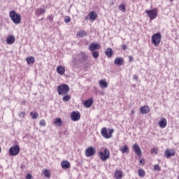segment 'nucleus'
<instances>
[{
    "instance_id": "f8f14e48",
    "label": "nucleus",
    "mask_w": 179,
    "mask_h": 179,
    "mask_svg": "<svg viewBox=\"0 0 179 179\" xmlns=\"http://www.w3.org/2000/svg\"><path fill=\"white\" fill-rule=\"evenodd\" d=\"M61 167L64 170H68V169H71V162L69 161H63L61 162Z\"/></svg>"
},
{
    "instance_id": "49530a36",
    "label": "nucleus",
    "mask_w": 179,
    "mask_h": 179,
    "mask_svg": "<svg viewBox=\"0 0 179 179\" xmlns=\"http://www.w3.org/2000/svg\"><path fill=\"white\" fill-rule=\"evenodd\" d=\"M131 59H132V57H130V61H131Z\"/></svg>"
},
{
    "instance_id": "09e8293b",
    "label": "nucleus",
    "mask_w": 179,
    "mask_h": 179,
    "mask_svg": "<svg viewBox=\"0 0 179 179\" xmlns=\"http://www.w3.org/2000/svg\"><path fill=\"white\" fill-rule=\"evenodd\" d=\"M170 1H173V0H170Z\"/></svg>"
},
{
    "instance_id": "f03ea898",
    "label": "nucleus",
    "mask_w": 179,
    "mask_h": 179,
    "mask_svg": "<svg viewBox=\"0 0 179 179\" xmlns=\"http://www.w3.org/2000/svg\"><path fill=\"white\" fill-rule=\"evenodd\" d=\"M101 136L105 138V139H110L113 138V134H114V129H107L103 127L101 130Z\"/></svg>"
},
{
    "instance_id": "58836bf2",
    "label": "nucleus",
    "mask_w": 179,
    "mask_h": 179,
    "mask_svg": "<svg viewBox=\"0 0 179 179\" xmlns=\"http://www.w3.org/2000/svg\"><path fill=\"white\" fill-rule=\"evenodd\" d=\"M33 177V176L31 175V173H28L26 178L27 179H31Z\"/></svg>"
},
{
    "instance_id": "412c9836",
    "label": "nucleus",
    "mask_w": 179,
    "mask_h": 179,
    "mask_svg": "<svg viewBox=\"0 0 179 179\" xmlns=\"http://www.w3.org/2000/svg\"><path fill=\"white\" fill-rule=\"evenodd\" d=\"M88 15L90 16V20H96L97 19V13L94 11L90 12Z\"/></svg>"
},
{
    "instance_id": "9d476101",
    "label": "nucleus",
    "mask_w": 179,
    "mask_h": 179,
    "mask_svg": "<svg viewBox=\"0 0 179 179\" xmlns=\"http://www.w3.org/2000/svg\"><path fill=\"white\" fill-rule=\"evenodd\" d=\"M164 155L166 157L169 159V157H171V156H175L176 152L173 149H166L165 150Z\"/></svg>"
},
{
    "instance_id": "dca6fc26",
    "label": "nucleus",
    "mask_w": 179,
    "mask_h": 179,
    "mask_svg": "<svg viewBox=\"0 0 179 179\" xmlns=\"http://www.w3.org/2000/svg\"><path fill=\"white\" fill-rule=\"evenodd\" d=\"M114 64L115 65H118L119 66H121V65H124V58L117 57L114 61Z\"/></svg>"
},
{
    "instance_id": "7ed1b4c3",
    "label": "nucleus",
    "mask_w": 179,
    "mask_h": 179,
    "mask_svg": "<svg viewBox=\"0 0 179 179\" xmlns=\"http://www.w3.org/2000/svg\"><path fill=\"white\" fill-rule=\"evenodd\" d=\"M69 92V85L66 84H62L57 87L58 94L65 96Z\"/></svg>"
},
{
    "instance_id": "a211bd4d",
    "label": "nucleus",
    "mask_w": 179,
    "mask_h": 179,
    "mask_svg": "<svg viewBox=\"0 0 179 179\" xmlns=\"http://www.w3.org/2000/svg\"><path fill=\"white\" fill-rule=\"evenodd\" d=\"M36 16H41V15H44L45 13V8H40L36 10L35 12Z\"/></svg>"
},
{
    "instance_id": "2f4dec72",
    "label": "nucleus",
    "mask_w": 179,
    "mask_h": 179,
    "mask_svg": "<svg viewBox=\"0 0 179 179\" xmlns=\"http://www.w3.org/2000/svg\"><path fill=\"white\" fill-rule=\"evenodd\" d=\"M63 101L65 102H68L71 100V96L70 95H65L63 98H62Z\"/></svg>"
},
{
    "instance_id": "5701e85b",
    "label": "nucleus",
    "mask_w": 179,
    "mask_h": 179,
    "mask_svg": "<svg viewBox=\"0 0 179 179\" xmlns=\"http://www.w3.org/2000/svg\"><path fill=\"white\" fill-rule=\"evenodd\" d=\"M105 54L108 58H111L113 57V49L111 48H108L106 51Z\"/></svg>"
},
{
    "instance_id": "4c0bfd02",
    "label": "nucleus",
    "mask_w": 179,
    "mask_h": 179,
    "mask_svg": "<svg viewBox=\"0 0 179 179\" xmlns=\"http://www.w3.org/2000/svg\"><path fill=\"white\" fill-rule=\"evenodd\" d=\"M64 22L65 23H69V22H71V17L69 16L66 17L64 19Z\"/></svg>"
},
{
    "instance_id": "79ce46f5",
    "label": "nucleus",
    "mask_w": 179,
    "mask_h": 179,
    "mask_svg": "<svg viewBox=\"0 0 179 179\" xmlns=\"http://www.w3.org/2000/svg\"><path fill=\"white\" fill-rule=\"evenodd\" d=\"M138 76L136 75H134L133 77V79H134V80H138Z\"/></svg>"
},
{
    "instance_id": "f704fd0d",
    "label": "nucleus",
    "mask_w": 179,
    "mask_h": 179,
    "mask_svg": "<svg viewBox=\"0 0 179 179\" xmlns=\"http://www.w3.org/2000/svg\"><path fill=\"white\" fill-rule=\"evenodd\" d=\"M119 9L120 10H121L122 12H125L126 9H125V5H120L119 6Z\"/></svg>"
},
{
    "instance_id": "bb28decb",
    "label": "nucleus",
    "mask_w": 179,
    "mask_h": 179,
    "mask_svg": "<svg viewBox=\"0 0 179 179\" xmlns=\"http://www.w3.org/2000/svg\"><path fill=\"white\" fill-rule=\"evenodd\" d=\"M55 124H57V127H62V120H61V118L57 117L55 120Z\"/></svg>"
},
{
    "instance_id": "f257e3e1",
    "label": "nucleus",
    "mask_w": 179,
    "mask_h": 179,
    "mask_svg": "<svg viewBox=\"0 0 179 179\" xmlns=\"http://www.w3.org/2000/svg\"><path fill=\"white\" fill-rule=\"evenodd\" d=\"M10 19H11L13 23L15 24H19L20 21L22 20V17H20V14H18L15 10H11L9 13Z\"/></svg>"
},
{
    "instance_id": "b1692460",
    "label": "nucleus",
    "mask_w": 179,
    "mask_h": 179,
    "mask_svg": "<svg viewBox=\"0 0 179 179\" xmlns=\"http://www.w3.org/2000/svg\"><path fill=\"white\" fill-rule=\"evenodd\" d=\"M6 43L7 44H13V43H15V36H10L7 38L6 39Z\"/></svg>"
},
{
    "instance_id": "473e14b6",
    "label": "nucleus",
    "mask_w": 179,
    "mask_h": 179,
    "mask_svg": "<svg viewBox=\"0 0 179 179\" xmlns=\"http://www.w3.org/2000/svg\"><path fill=\"white\" fill-rule=\"evenodd\" d=\"M92 57L94 58H99V52L97 51H92Z\"/></svg>"
},
{
    "instance_id": "1a4fd4ad",
    "label": "nucleus",
    "mask_w": 179,
    "mask_h": 179,
    "mask_svg": "<svg viewBox=\"0 0 179 179\" xmlns=\"http://www.w3.org/2000/svg\"><path fill=\"white\" fill-rule=\"evenodd\" d=\"M71 120L72 121H79V120H80V113L78 111L72 112L71 115Z\"/></svg>"
},
{
    "instance_id": "6ab92c4d",
    "label": "nucleus",
    "mask_w": 179,
    "mask_h": 179,
    "mask_svg": "<svg viewBox=\"0 0 179 179\" xmlns=\"http://www.w3.org/2000/svg\"><path fill=\"white\" fill-rule=\"evenodd\" d=\"M150 109H149V106H141L140 108V113L141 114H148V113H149Z\"/></svg>"
},
{
    "instance_id": "423d86ee",
    "label": "nucleus",
    "mask_w": 179,
    "mask_h": 179,
    "mask_svg": "<svg viewBox=\"0 0 179 179\" xmlns=\"http://www.w3.org/2000/svg\"><path fill=\"white\" fill-rule=\"evenodd\" d=\"M145 13L150 17V20H153L157 17V8L153 10H145Z\"/></svg>"
},
{
    "instance_id": "c9c22d12",
    "label": "nucleus",
    "mask_w": 179,
    "mask_h": 179,
    "mask_svg": "<svg viewBox=\"0 0 179 179\" xmlns=\"http://www.w3.org/2000/svg\"><path fill=\"white\" fill-rule=\"evenodd\" d=\"M39 125H41V127H45V120H41L39 122Z\"/></svg>"
},
{
    "instance_id": "4be33fe9",
    "label": "nucleus",
    "mask_w": 179,
    "mask_h": 179,
    "mask_svg": "<svg viewBox=\"0 0 179 179\" xmlns=\"http://www.w3.org/2000/svg\"><path fill=\"white\" fill-rule=\"evenodd\" d=\"M115 179H122V171L117 170L115 172Z\"/></svg>"
},
{
    "instance_id": "f3484780",
    "label": "nucleus",
    "mask_w": 179,
    "mask_h": 179,
    "mask_svg": "<svg viewBox=\"0 0 179 179\" xmlns=\"http://www.w3.org/2000/svg\"><path fill=\"white\" fill-rule=\"evenodd\" d=\"M99 86L101 89H107L108 87V83L106 80H99Z\"/></svg>"
},
{
    "instance_id": "a18cd8bd",
    "label": "nucleus",
    "mask_w": 179,
    "mask_h": 179,
    "mask_svg": "<svg viewBox=\"0 0 179 179\" xmlns=\"http://www.w3.org/2000/svg\"><path fill=\"white\" fill-rule=\"evenodd\" d=\"M110 5H114V1H112Z\"/></svg>"
},
{
    "instance_id": "a878e982",
    "label": "nucleus",
    "mask_w": 179,
    "mask_h": 179,
    "mask_svg": "<svg viewBox=\"0 0 179 179\" xmlns=\"http://www.w3.org/2000/svg\"><path fill=\"white\" fill-rule=\"evenodd\" d=\"M77 36L79 37H86L87 36V32L86 31L83 30V31H78L77 33Z\"/></svg>"
},
{
    "instance_id": "2eb2a0df",
    "label": "nucleus",
    "mask_w": 179,
    "mask_h": 179,
    "mask_svg": "<svg viewBox=\"0 0 179 179\" xmlns=\"http://www.w3.org/2000/svg\"><path fill=\"white\" fill-rule=\"evenodd\" d=\"M100 48V45L99 43H92L89 46V50L90 51H96V50H99Z\"/></svg>"
},
{
    "instance_id": "c756f323",
    "label": "nucleus",
    "mask_w": 179,
    "mask_h": 179,
    "mask_svg": "<svg viewBox=\"0 0 179 179\" xmlns=\"http://www.w3.org/2000/svg\"><path fill=\"white\" fill-rule=\"evenodd\" d=\"M145 175H146V173H145V170H143V169L138 170L139 177L143 178V177H145Z\"/></svg>"
},
{
    "instance_id": "de8ad7c7",
    "label": "nucleus",
    "mask_w": 179,
    "mask_h": 179,
    "mask_svg": "<svg viewBox=\"0 0 179 179\" xmlns=\"http://www.w3.org/2000/svg\"><path fill=\"white\" fill-rule=\"evenodd\" d=\"M0 152H1V147H0Z\"/></svg>"
},
{
    "instance_id": "20e7f679",
    "label": "nucleus",
    "mask_w": 179,
    "mask_h": 179,
    "mask_svg": "<svg viewBox=\"0 0 179 179\" xmlns=\"http://www.w3.org/2000/svg\"><path fill=\"white\" fill-rule=\"evenodd\" d=\"M162 41V34L159 33L155 34L151 38V42L155 47L160 45V41Z\"/></svg>"
},
{
    "instance_id": "aec40b11",
    "label": "nucleus",
    "mask_w": 179,
    "mask_h": 179,
    "mask_svg": "<svg viewBox=\"0 0 179 179\" xmlns=\"http://www.w3.org/2000/svg\"><path fill=\"white\" fill-rule=\"evenodd\" d=\"M57 72L59 75H64L65 73V68L62 66H59L57 68Z\"/></svg>"
},
{
    "instance_id": "72a5a7b5",
    "label": "nucleus",
    "mask_w": 179,
    "mask_h": 179,
    "mask_svg": "<svg viewBox=\"0 0 179 179\" xmlns=\"http://www.w3.org/2000/svg\"><path fill=\"white\" fill-rule=\"evenodd\" d=\"M157 152H158V150H157V148H152L151 149V153H152V155H157Z\"/></svg>"
},
{
    "instance_id": "ea45409f",
    "label": "nucleus",
    "mask_w": 179,
    "mask_h": 179,
    "mask_svg": "<svg viewBox=\"0 0 179 179\" xmlns=\"http://www.w3.org/2000/svg\"><path fill=\"white\" fill-rule=\"evenodd\" d=\"M25 114H26V113H24V112H21V113H20V117L21 118H23V117H24Z\"/></svg>"
},
{
    "instance_id": "7c9ffc66",
    "label": "nucleus",
    "mask_w": 179,
    "mask_h": 179,
    "mask_svg": "<svg viewBox=\"0 0 179 179\" xmlns=\"http://www.w3.org/2000/svg\"><path fill=\"white\" fill-rule=\"evenodd\" d=\"M43 174L45 177H47L48 178H50V177H51V173H50V171L47 169L44 170Z\"/></svg>"
},
{
    "instance_id": "a19ab883",
    "label": "nucleus",
    "mask_w": 179,
    "mask_h": 179,
    "mask_svg": "<svg viewBox=\"0 0 179 179\" xmlns=\"http://www.w3.org/2000/svg\"><path fill=\"white\" fill-rule=\"evenodd\" d=\"M140 164H145V159H141L139 162Z\"/></svg>"
},
{
    "instance_id": "6e6552de",
    "label": "nucleus",
    "mask_w": 179,
    "mask_h": 179,
    "mask_svg": "<svg viewBox=\"0 0 179 179\" xmlns=\"http://www.w3.org/2000/svg\"><path fill=\"white\" fill-rule=\"evenodd\" d=\"M96 155V149L93 148L92 146H90L86 150H85V156L87 157H92V156H94Z\"/></svg>"
},
{
    "instance_id": "cd10ccee",
    "label": "nucleus",
    "mask_w": 179,
    "mask_h": 179,
    "mask_svg": "<svg viewBox=\"0 0 179 179\" xmlns=\"http://www.w3.org/2000/svg\"><path fill=\"white\" fill-rule=\"evenodd\" d=\"M27 64H33L34 62V57H29L26 59Z\"/></svg>"
},
{
    "instance_id": "0eeeda50",
    "label": "nucleus",
    "mask_w": 179,
    "mask_h": 179,
    "mask_svg": "<svg viewBox=\"0 0 179 179\" xmlns=\"http://www.w3.org/2000/svg\"><path fill=\"white\" fill-rule=\"evenodd\" d=\"M20 152V148L18 145H13L9 149V153L11 156H17Z\"/></svg>"
},
{
    "instance_id": "37998d69",
    "label": "nucleus",
    "mask_w": 179,
    "mask_h": 179,
    "mask_svg": "<svg viewBox=\"0 0 179 179\" xmlns=\"http://www.w3.org/2000/svg\"><path fill=\"white\" fill-rule=\"evenodd\" d=\"M122 50H127V45H122Z\"/></svg>"
},
{
    "instance_id": "4468645a",
    "label": "nucleus",
    "mask_w": 179,
    "mask_h": 179,
    "mask_svg": "<svg viewBox=\"0 0 179 179\" xmlns=\"http://www.w3.org/2000/svg\"><path fill=\"white\" fill-rule=\"evenodd\" d=\"M83 105L85 106V107H86L87 108H89L90 107H92V106L93 105V99L90 98L86 101H85L83 102Z\"/></svg>"
},
{
    "instance_id": "ddd939ff",
    "label": "nucleus",
    "mask_w": 179,
    "mask_h": 179,
    "mask_svg": "<svg viewBox=\"0 0 179 179\" xmlns=\"http://www.w3.org/2000/svg\"><path fill=\"white\" fill-rule=\"evenodd\" d=\"M158 124L162 129L166 128L167 127V120L164 117H162Z\"/></svg>"
},
{
    "instance_id": "e433bc0d",
    "label": "nucleus",
    "mask_w": 179,
    "mask_h": 179,
    "mask_svg": "<svg viewBox=\"0 0 179 179\" xmlns=\"http://www.w3.org/2000/svg\"><path fill=\"white\" fill-rule=\"evenodd\" d=\"M154 170H155V171H160L161 168H160V166H159L158 164H156V165H155V166H154Z\"/></svg>"
},
{
    "instance_id": "39448f33",
    "label": "nucleus",
    "mask_w": 179,
    "mask_h": 179,
    "mask_svg": "<svg viewBox=\"0 0 179 179\" xmlns=\"http://www.w3.org/2000/svg\"><path fill=\"white\" fill-rule=\"evenodd\" d=\"M99 156L102 162H106V160L110 157V150H108L107 148H105L103 152L100 151L99 152Z\"/></svg>"
},
{
    "instance_id": "c03bdc74",
    "label": "nucleus",
    "mask_w": 179,
    "mask_h": 179,
    "mask_svg": "<svg viewBox=\"0 0 179 179\" xmlns=\"http://www.w3.org/2000/svg\"><path fill=\"white\" fill-rule=\"evenodd\" d=\"M131 114H135V111L134 110H131Z\"/></svg>"
},
{
    "instance_id": "c85d7f7f",
    "label": "nucleus",
    "mask_w": 179,
    "mask_h": 179,
    "mask_svg": "<svg viewBox=\"0 0 179 179\" xmlns=\"http://www.w3.org/2000/svg\"><path fill=\"white\" fill-rule=\"evenodd\" d=\"M30 115L32 117V120H37V118H38V113H34V112H31Z\"/></svg>"
},
{
    "instance_id": "393cba45",
    "label": "nucleus",
    "mask_w": 179,
    "mask_h": 179,
    "mask_svg": "<svg viewBox=\"0 0 179 179\" xmlns=\"http://www.w3.org/2000/svg\"><path fill=\"white\" fill-rule=\"evenodd\" d=\"M120 152L122 153H129V148H128V145H124L120 149Z\"/></svg>"
},
{
    "instance_id": "9b49d317",
    "label": "nucleus",
    "mask_w": 179,
    "mask_h": 179,
    "mask_svg": "<svg viewBox=\"0 0 179 179\" xmlns=\"http://www.w3.org/2000/svg\"><path fill=\"white\" fill-rule=\"evenodd\" d=\"M133 149L137 156H142V150H141V147H139V145L134 144L133 145Z\"/></svg>"
}]
</instances>
